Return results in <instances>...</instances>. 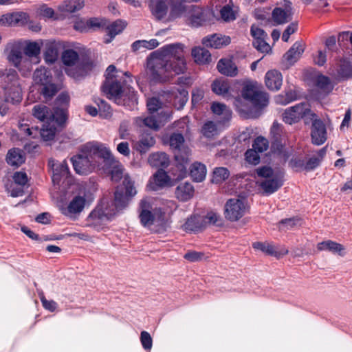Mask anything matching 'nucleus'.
<instances>
[{"instance_id":"nucleus-1","label":"nucleus","mask_w":352,"mask_h":352,"mask_svg":"<svg viewBox=\"0 0 352 352\" xmlns=\"http://www.w3.org/2000/svg\"><path fill=\"white\" fill-rule=\"evenodd\" d=\"M151 80L164 82L186 70L183 45L170 44L161 48L160 53L153 54L147 63Z\"/></svg>"},{"instance_id":"nucleus-2","label":"nucleus","mask_w":352,"mask_h":352,"mask_svg":"<svg viewBox=\"0 0 352 352\" xmlns=\"http://www.w3.org/2000/svg\"><path fill=\"white\" fill-rule=\"evenodd\" d=\"M133 82L131 76L122 80H105L102 89L111 100L120 105L133 108L138 101L137 94L130 86Z\"/></svg>"},{"instance_id":"nucleus-3","label":"nucleus","mask_w":352,"mask_h":352,"mask_svg":"<svg viewBox=\"0 0 352 352\" xmlns=\"http://www.w3.org/2000/svg\"><path fill=\"white\" fill-rule=\"evenodd\" d=\"M61 58L63 64L69 67L65 72L74 78L85 76L93 67L92 63L88 60L78 63V54L74 50H65Z\"/></svg>"},{"instance_id":"nucleus-4","label":"nucleus","mask_w":352,"mask_h":352,"mask_svg":"<svg viewBox=\"0 0 352 352\" xmlns=\"http://www.w3.org/2000/svg\"><path fill=\"white\" fill-rule=\"evenodd\" d=\"M7 58L23 76L32 70V62L23 56V41H18L8 44Z\"/></svg>"},{"instance_id":"nucleus-5","label":"nucleus","mask_w":352,"mask_h":352,"mask_svg":"<svg viewBox=\"0 0 352 352\" xmlns=\"http://www.w3.org/2000/svg\"><path fill=\"white\" fill-rule=\"evenodd\" d=\"M256 173L261 177L256 183L266 195H271L275 192L283 184L281 174L274 173L270 167L258 168L256 169Z\"/></svg>"},{"instance_id":"nucleus-6","label":"nucleus","mask_w":352,"mask_h":352,"mask_svg":"<svg viewBox=\"0 0 352 352\" xmlns=\"http://www.w3.org/2000/svg\"><path fill=\"white\" fill-rule=\"evenodd\" d=\"M314 116L315 113L311 110L310 105L307 102H301L289 107L282 115L283 120L289 124L298 122L302 118L305 120V123L308 124L309 119Z\"/></svg>"},{"instance_id":"nucleus-7","label":"nucleus","mask_w":352,"mask_h":352,"mask_svg":"<svg viewBox=\"0 0 352 352\" xmlns=\"http://www.w3.org/2000/svg\"><path fill=\"white\" fill-rule=\"evenodd\" d=\"M126 195L122 192L116 191L114 199V208L110 210L107 208H103L102 206H97L89 215V221H101L104 219H109L120 210L126 207L129 203V199Z\"/></svg>"},{"instance_id":"nucleus-8","label":"nucleus","mask_w":352,"mask_h":352,"mask_svg":"<svg viewBox=\"0 0 352 352\" xmlns=\"http://www.w3.org/2000/svg\"><path fill=\"white\" fill-rule=\"evenodd\" d=\"M241 95L257 109L266 107L269 102L268 94L262 91L256 82L246 83L243 87Z\"/></svg>"},{"instance_id":"nucleus-9","label":"nucleus","mask_w":352,"mask_h":352,"mask_svg":"<svg viewBox=\"0 0 352 352\" xmlns=\"http://www.w3.org/2000/svg\"><path fill=\"white\" fill-rule=\"evenodd\" d=\"M169 145L173 151L175 161L182 168L189 162L190 150L184 144V138L180 133H173L169 139Z\"/></svg>"},{"instance_id":"nucleus-10","label":"nucleus","mask_w":352,"mask_h":352,"mask_svg":"<svg viewBox=\"0 0 352 352\" xmlns=\"http://www.w3.org/2000/svg\"><path fill=\"white\" fill-rule=\"evenodd\" d=\"M34 79L36 83L42 86L41 91L45 99L52 98L60 89L56 84L52 82L51 74L45 68L36 69L34 73Z\"/></svg>"},{"instance_id":"nucleus-11","label":"nucleus","mask_w":352,"mask_h":352,"mask_svg":"<svg viewBox=\"0 0 352 352\" xmlns=\"http://www.w3.org/2000/svg\"><path fill=\"white\" fill-rule=\"evenodd\" d=\"M248 207L245 201L240 199H228L224 206V217L231 222L241 219L248 212Z\"/></svg>"},{"instance_id":"nucleus-12","label":"nucleus","mask_w":352,"mask_h":352,"mask_svg":"<svg viewBox=\"0 0 352 352\" xmlns=\"http://www.w3.org/2000/svg\"><path fill=\"white\" fill-rule=\"evenodd\" d=\"M151 210L152 203L149 198H144L140 201L138 208L139 219L141 224L144 227L150 228L155 223L160 226L157 217L155 214V212H152Z\"/></svg>"},{"instance_id":"nucleus-13","label":"nucleus","mask_w":352,"mask_h":352,"mask_svg":"<svg viewBox=\"0 0 352 352\" xmlns=\"http://www.w3.org/2000/svg\"><path fill=\"white\" fill-rule=\"evenodd\" d=\"M72 162L75 171L80 175L91 173L96 165V160L90 157L89 153L74 156Z\"/></svg>"},{"instance_id":"nucleus-14","label":"nucleus","mask_w":352,"mask_h":352,"mask_svg":"<svg viewBox=\"0 0 352 352\" xmlns=\"http://www.w3.org/2000/svg\"><path fill=\"white\" fill-rule=\"evenodd\" d=\"M309 122H312L311 129L312 143L318 146L323 144L327 139V131L324 123L320 119H318L316 113L314 118L309 119Z\"/></svg>"},{"instance_id":"nucleus-15","label":"nucleus","mask_w":352,"mask_h":352,"mask_svg":"<svg viewBox=\"0 0 352 352\" xmlns=\"http://www.w3.org/2000/svg\"><path fill=\"white\" fill-rule=\"evenodd\" d=\"M178 206L173 200H165L162 205L155 209V214L160 223V226L164 227L168 221L170 216L176 210Z\"/></svg>"},{"instance_id":"nucleus-16","label":"nucleus","mask_w":352,"mask_h":352,"mask_svg":"<svg viewBox=\"0 0 352 352\" xmlns=\"http://www.w3.org/2000/svg\"><path fill=\"white\" fill-rule=\"evenodd\" d=\"M292 3L289 1L275 8L272 13V20L275 25L285 24L292 19Z\"/></svg>"},{"instance_id":"nucleus-17","label":"nucleus","mask_w":352,"mask_h":352,"mask_svg":"<svg viewBox=\"0 0 352 352\" xmlns=\"http://www.w3.org/2000/svg\"><path fill=\"white\" fill-rule=\"evenodd\" d=\"M255 250H260L266 254L280 258L288 254V250L284 246L274 245L269 242H255L252 244Z\"/></svg>"},{"instance_id":"nucleus-18","label":"nucleus","mask_w":352,"mask_h":352,"mask_svg":"<svg viewBox=\"0 0 352 352\" xmlns=\"http://www.w3.org/2000/svg\"><path fill=\"white\" fill-rule=\"evenodd\" d=\"M42 44L41 41H26L23 42V53L25 58L31 60L32 65L33 64H38L41 60L40 54Z\"/></svg>"},{"instance_id":"nucleus-19","label":"nucleus","mask_w":352,"mask_h":352,"mask_svg":"<svg viewBox=\"0 0 352 352\" xmlns=\"http://www.w3.org/2000/svg\"><path fill=\"white\" fill-rule=\"evenodd\" d=\"M87 153H89L90 157L95 160V157H100L104 160L113 162L114 160L111 151L102 144L95 142L85 145Z\"/></svg>"},{"instance_id":"nucleus-20","label":"nucleus","mask_w":352,"mask_h":352,"mask_svg":"<svg viewBox=\"0 0 352 352\" xmlns=\"http://www.w3.org/2000/svg\"><path fill=\"white\" fill-rule=\"evenodd\" d=\"M265 84L267 88L273 91L280 89L283 85V75L276 69H271L265 75Z\"/></svg>"},{"instance_id":"nucleus-21","label":"nucleus","mask_w":352,"mask_h":352,"mask_svg":"<svg viewBox=\"0 0 352 352\" xmlns=\"http://www.w3.org/2000/svg\"><path fill=\"white\" fill-rule=\"evenodd\" d=\"M205 21L204 13L199 6H190L186 12V22L193 27H199L203 25Z\"/></svg>"},{"instance_id":"nucleus-22","label":"nucleus","mask_w":352,"mask_h":352,"mask_svg":"<svg viewBox=\"0 0 352 352\" xmlns=\"http://www.w3.org/2000/svg\"><path fill=\"white\" fill-rule=\"evenodd\" d=\"M230 43V38L221 34H214L204 37L202 39V44L207 47L215 49L221 48Z\"/></svg>"},{"instance_id":"nucleus-23","label":"nucleus","mask_w":352,"mask_h":352,"mask_svg":"<svg viewBox=\"0 0 352 352\" xmlns=\"http://www.w3.org/2000/svg\"><path fill=\"white\" fill-rule=\"evenodd\" d=\"M29 15L23 12H17L5 14L0 19L4 25L14 26L23 25L28 23Z\"/></svg>"},{"instance_id":"nucleus-24","label":"nucleus","mask_w":352,"mask_h":352,"mask_svg":"<svg viewBox=\"0 0 352 352\" xmlns=\"http://www.w3.org/2000/svg\"><path fill=\"white\" fill-rule=\"evenodd\" d=\"M217 69L219 73L227 76L234 77L238 74V68L231 58H221Z\"/></svg>"},{"instance_id":"nucleus-25","label":"nucleus","mask_w":352,"mask_h":352,"mask_svg":"<svg viewBox=\"0 0 352 352\" xmlns=\"http://www.w3.org/2000/svg\"><path fill=\"white\" fill-rule=\"evenodd\" d=\"M195 193L193 186L190 182L179 184L175 188V197L180 201L184 202L192 198Z\"/></svg>"},{"instance_id":"nucleus-26","label":"nucleus","mask_w":352,"mask_h":352,"mask_svg":"<svg viewBox=\"0 0 352 352\" xmlns=\"http://www.w3.org/2000/svg\"><path fill=\"white\" fill-rule=\"evenodd\" d=\"M86 199L82 196H76L69 202L67 208L62 209V212L65 215L72 216L79 214L85 208Z\"/></svg>"},{"instance_id":"nucleus-27","label":"nucleus","mask_w":352,"mask_h":352,"mask_svg":"<svg viewBox=\"0 0 352 352\" xmlns=\"http://www.w3.org/2000/svg\"><path fill=\"white\" fill-rule=\"evenodd\" d=\"M5 99L13 104L22 100V91L19 83H14L5 87Z\"/></svg>"},{"instance_id":"nucleus-28","label":"nucleus","mask_w":352,"mask_h":352,"mask_svg":"<svg viewBox=\"0 0 352 352\" xmlns=\"http://www.w3.org/2000/svg\"><path fill=\"white\" fill-rule=\"evenodd\" d=\"M155 144V140L153 135L147 133H143L140 136L139 140L133 144V148L140 153H146Z\"/></svg>"},{"instance_id":"nucleus-29","label":"nucleus","mask_w":352,"mask_h":352,"mask_svg":"<svg viewBox=\"0 0 352 352\" xmlns=\"http://www.w3.org/2000/svg\"><path fill=\"white\" fill-rule=\"evenodd\" d=\"M50 164H52L53 170L52 180L54 182H58L62 177H67L69 174V168L65 160L61 162H54V160H50Z\"/></svg>"},{"instance_id":"nucleus-30","label":"nucleus","mask_w":352,"mask_h":352,"mask_svg":"<svg viewBox=\"0 0 352 352\" xmlns=\"http://www.w3.org/2000/svg\"><path fill=\"white\" fill-rule=\"evenodd\" d=\"M186 232H197L204 228V217L201 215L194 214L187 219L182 226Z\"/></svg>"},{"instance_id":"nucleus-31","label":"nucleus","mask_w":352,"mask_h":352,"mask_svg":"<svg viewBox=\"0 0 352 352\" xmlns=\"http://www.w3.org/2000/svg\"><path fill=\"white\" fill-rule=\"evenodd\" d=\"M304 50V45L301 43L296 42L285 53L284 58L287 61L289 65H292L300 58Z\"/></svg>"},{"instance_id":"nucleus-32","label":"nucleus","mask_w":352,"mask_h":352,"mask_svg":"<svg viewBox=\"0 0 352 352\" xmlns=\"http://www.w3.org/2000/svg\"><path fill=\"white\" fill-rule=\"evenodd\" d=\"M317 249L319 251H329L333 254H338L340 256H344L345 250L344 245L331 240H327L318 243Z\"/></svg>"},{"instance_id":"nucleus-33","label":"nucleus","mask_w":352,"mask_h":352,"mask_svg":"<svg viewBox=\"0 0 352 352\" xmlns=\"http://www.w3.org/2000/svg\"><path fill=\"white\" fill-rule=\"evenodd\" d=\"M148 162L151 166L165 168L170 164L168 156L164 152H156L151 154Z\"/></svg>"},{"instance_id":"nucleus-34","label":"nucleus","mask_w":352,"mask_h":352,"mask_svg":"<svg viewBox=\"0 0 352 352\" xmlns=\"http://www.w3.org/2000/svg\"><path fill=\"white\" fill-rule=\"evenodd\" d=\"M25 155L23 152L17 148L10 149L6 156L7 163L14 167H19L25 162Z\"/></svg>"},{"instance_id":"nucleus-35","label":"nucleus","mask_w":352,"mask_h":352,"mask_svg":"<svg viewBox=\"0 0 352 352\" xmlns=\"http://www.w3.org/2000/svg\"><path fill=\"white\" fill-rule=\"evenodd\" d=\"M150 7L153 14L159 20L167 14L168 5L164 0H151Z\"/></svg>"},{"instance_id":"nucleus-36","label":"nucleus","mask_w":352,"mask_h":352,"mask_svg":"<svg viewBox=\"0 0 352 352\" xmlns=\"http://www.w3.org/2000/svg\"><path fill=\"white\" fill-rule=\"evenodd\" d=\"M84 6V0H69L58 6V10L63 13H74L81 10Z\"/></svg>"},{"instance_id":"nucleus-37","label":"nucleus","mask_w":352,"mask_h":352,"mask_svg":"<svg viewBox=\"0 0 352 352\" xmlns=\"http://www.w3.org/2000/svg\"><path fill=\"white\" fill-rule=\"evenodd\" d=\"M190 175L193 181L197 182H202L206 175V166L199 162H195L192 164Z\"/></svg>"},{"instance_id":"nucleus-38","label":"nucleus","mask_w":352,"mask_h":352,"mask_svg":"<svg viewBox=\"0 0 352 352\" xmlns=\"http://www.w3.org/2000/svg\"><path fill=\"white\" fill-rule=\"evenodd\" d=\"M33 116L41 121L48 122L51 120L52 112L44 104H36L32 109Z\"/></svg>"},{"instance_id":"nucleus-39","label":"nucleus","mask_w":352,"mask_h":352,"mask_svg":"<svg viewBox=\"0 0 352 352\" xmlns=\"http://www.w3.org/2000/svg\"><path fill=\"white\" fill-rule=\"evenodd\" d=\"M192 56L195 61L198 64H206L211 60V55L209 51L200 47L192 49Z\"/></svg>"},{"instance_id":"nucleus-40","label":"nucleus","mask_w":352,"mask_h":352,"mask_svg":"<svg viewBox=\"0 0 352 352\" xmlns=\"http://www.w3.org/2000/svg\"><path fill=\"white\" fill-rule=\"evenodd\" d=\"M210 109L214 114L221 116L224 120H229L231 118L230 109L223 103L214 102L212 103Z\"/></svg>"},{"instance_id":"nucleus-41","label":"nucleus","mask_w":352,"mask_h":352,"mask_svg":"<svg viewBox=\"0 0 352 352\" xmlns=\"http://www.w3.org/2000/svg\"><path fill=\"white\" fill-rule=\"evenodd\" d=\"M173 105L177 109H180L183 108V107L186 104L188 98V91L184 89H179L177 91H174L173 93Z\"/></svg>"},{"instance_id":"nucleus-42","label":"nucleus","mask_w":352,"mask_h":352,"mask_svg":"<svg viewBox=\"0 0 352 352\" xmlns=\"http://www.w3.org/2000/svg\"><path fill=\"white\" fill-rule=\"evenodd\" d=\"M154 181L155 184L160 188L173 186L174 185V182L170 176L162 169L159 170L155 174Z\"/></svg>"},{"instance_id":"nucleus-43","label":"nucleus","mask_w":352,"mask_h":352,"mask_svg":"<svg viewBox=\"0 0 352 352\" xmlns=\"http://www.w3.org/2000/svg\"><path fill=\"white\" fill-rule=\"evenodd\" d=\"M126 24L121 20H117L107 27V34L110 38L104 41L105 43H109L118 34H120L125 28Z\"/></svg>"},{"instance_id":"nucleus-44","label":"nucleus","mask_w":352,"mask_h":352,"mask_svg":"<svg viewBox=\"0 0 352 352\" xmlns=\"http://www.w3.org/2000/svg\"><path fill=\"white\" fill-rule=\"evenodd\" d=\"M46 50L44 54V58L47 63H54L58 57V48L53 42L46 43Z\"/></svg>"},{"instance_id":"nucleus-45","label":"nucleus","mask_w":352,"mask_h":352,"mask_svg":"<svg viewBox=\"0 0 352 352\" xmlns=\"http://www.w3.org/2000/svg\"><path fill=\"white\" fill-rule=\"evenodd\" d=\"M128 76H131V74L118 70L113 65H109L106 69V80H122L128 78Z\"/></svg>"},{"instance_id":"nucleus-46","label":"nucleus","mask_w":352,"mask_h":352,"mask_svg":"<svg viewBox=\"0 0 352 352\" xmlns=\"http://www.w3.org/2000/svg\"><path fill=\"white\" fill-rule=\"evenodd\" d=\"M314 84L318 89L327 94L333 89L330 79L323 75L317 76L314 80Z\"/></svg>"},{"instance_id":"nucleus-47","label":"nucleus","mask_w":352,"mask_h":352,"mask_svg":"<svg viewBox=\"0 0 352 352\" xmlns=\"http://www.w3.org/2000/svg\"><path fill=\"white\" fill-rule=\"evenodd\" d=\"M212 89L216 94L226 96L229 92L230 85L226 80L218 79L213 82Z\"/></svg>"},{"instance_id":"nucleus-48","label":"nucleus","mask_w":352,"mask_h":352,"mask_svg":"<svg viewBox=\"0 0 352 352\" xmlns=\"http://www.w3.org/2000/svg\"><path fill=\"white\" fill-rule=\"evenodd\" d=\"M221 131V129L212 121L206 122L201 129L202 134L208 138L217 135Z\"/></svg>"},{"instance_id":"nucleus-49","label":"nucleus","mask_w":352,"mask_h":352,"mask_svg":"<svg viewBox=\"0 0 352 352\" xmlns=\"http://www.w3.org/2000/svg\"><path fill=\"white\" fill-rule=\"evenodd\" d=\"M339 76L349 78L352 76V65L346 58L341 59L337 69Z\"/></svg>"},{"instance_id":"nucleus-50","label":"nucleus","mask_w":352,"mask_h":352,"mask_svg":"<svg viewBox=\"0 0 352 352\" xmlns=\"http://www.w3.org/2000/svg\"><path fill=\"white\" fill-rule=\"evenodd\" d=\"M187 11H188V6H185L181 3H175L171 7L169 17L170 19L184 17L186 20Z\"/></svg>"},{"instance_id":"nucleus-51","label":"nucleus","mask_w":352,"mask_h":352,"mask_svg":"<svg viewBox=\"0 0 352 352\" xmlns=\"http://www.w3.org/2000/svg\"><path fill=\"white\" fill-rule=\"evenodd\" d=\"M159 45V43L156 39H151L150 41L139 40L135 41L132 45V50L135 52L142 48L147 50H153Z\"/></svg>"},{"instance_id":"nucleus-52","label":"nucleus","mask_w":352,"mask_h":352,"mask_svg":"<svg viewBox=\"0 0 352 352\" xmlns=\"http://www.w3.org/2000/svg\"><path fill=\"white\" fill-rule=\"evenodd\" d=\"M326 153L325 148H322L318 151V156H314L309 159V160L306 162L305 165V169L307 170H311L316 168L319 166L320 163L322 160L324 155Z\"/></svg>"},{"instance_id":"nucleus-53","label":"nucleus","mask_w":352,"mask_h":352,"mask_svg":"<svg viewBox=\"0 0 352 352\" xmlns=\"http://www.w3.org/2000/svg\"><path fill=\"white\" fill-rule=\"evenodd\" d=\"M136 122L140 126L144 125L152 129L157 130L160 126L161 122L156 120L153 116H151L146 118H138Z\"/></svg>"},{"instance_id":"nucleus-54","label":"nucleus","mask_w":352,"mask_h":352,"mask_svg":"<svg viewBox=\"0 0 352 352\" xmlns=\"http://www.w3.org/2000/svg\"><path fill=\"white\" fill-rule=\"evenodd\" d=\"M230 176V171L224 167L216 168L213 171L212 182L214 184H221Z\"/></svg>"},{"instance_id":"nucleus-55","label":"nucleus","mask_w":352,"mask_h":352,"mask_svg":"<svg viewBox=\"0 0 352 352\" xmlns=\"http://www.w3.org/2000/svg\"><path fill=\"white\" fill-rule=\"evenodd\" d=\"M67 113L65 109H57L54 113H52V116L51 117L50 121L51 122H56L57 125L62 126L67 121Z\"/></svg>"},{"instance_id":"nucleus-56","label":"nucleus","mask_w":352,"mask_h":352,"mask_svg":"<svg viewBox=\"0 0 352 352\" xmlns=\"http://www.w3.org/2000/svg\"><path fill=\"white\" fill-rule=\"evenodd\" d=\"M113 167L110 171L111 179L114 182L120 181L124 175V168L122 165L117 161H113Z\"/></svg>"},{"instance_id":"nucleus-57","label":"nucleus","mask_w":352,"mask_h":352,"mask_svg":"<svg viewBox=\"0 0 352 352\" xmlns=\"http://www.w3.org/2000/svg\"><path fill=\"white\" fill-rule=\"evenodd\" d=\"M0 76H4L5 82L11 83V85L19 83L18 74L14 69H6L4 71H0Z\"/></svg>"},{"instance_id":"nucleus-58","label":"nucleus","mask_w":352,"mask_h":352,"mask_svg":"<svg viewBox=\"0 0 352 352\" xmlns=\"http://www.w3.org/2000/svg\"><path fill=\"white\" fill-rule=\"evenodd\" d=\"M56 132V129L54 124L52 126H50L49 124L47 126H44L41 129L40 134L44 141H50L54 138Z\"/></svg>"},{"instance_id":"nucleus-59","label":"nucleus","mask_w":352,"mask_h":352,"mask_svg":"<svg viewBox=\"0 0 352 352\" xmlns=\"http://www.w3.org/2000/svg\"><path fill=\"white\" fill-rule=\"evenodd\" d=\"M123 185L126 190V196L133 197L137 194V190L134 186V182L131 179L128 175H125L123 180Z\"/></svg>"},{"instance_id":"nucleus-60","label":"nucleus","mask_w":352,"mask_h":352,"mask_svg":"<svg viewBox=\"0 0 352 352\" xmlns=\"http://www.w3.org/2000/svg\"><path fill=\"white\" fill-rule=\"evenodd\" d=\"M221 18L225 21H233L236 19V11L228 4L223 6L220 10Z\"/></svg>"},{"instance_id":"nucleus-61","label":"nucleus","mask_w":352,"mask_h":352,"mask_svg":"<svg viewBox=\"0 0 352 352\" xmlns=\"http://www.w3.org/2000/svg\"><path fill=\"white\" fill-rule=\"evenodd\" d=\"M37 293L43 307L48 311H54L56 308V303L54 300H47L42 289H37Z\"/></svg>"},{"instance_id":"nucleus-62","label":"nucleus","mask_w":352,"mask_h":352,"mask_svg":"<svg viewBox=\"0 0 352 352\" xmlns=\"http://www.w3.org/2000/svg\"><path fill=\"white\" fill-rule=\"evenodd\" d=\"M283 135V126L277 122H274L271 129L270 135L273 140L276 142H281V137Z\"/></svg>"},{"instance_id":"nucleus-63","label":"nucleus","mask_w":352,"mask_h":352,"mask_svg":"<svg viewBox=\"0 0 352 352\" xmlns=\"http://www.w3.org/2000/svg\"><path fill=\"white\" fill-rule=\"evenodd\" d=\"M297 98L296 93L294 91H289L286 92L285 96L278 95L276 98V101L277 103L280 104H287L294 100H296Z\"/></svg>"},{"instance_id":"nucleus-64","label":"nucleus","mask_w":352,"mask_h":352,"mask_svg":"<svg viewBox=\"0 0 352 352\" xmlns=\"http://www.w3.org/2000/svg\"><path fill=\"white\" fill-rule=\"evenodd\" d=\"M253 148L257 150L259 153L265 151L269 146V142L267 139L263 137H258L254 140L252 145Z\"/></svg>"}]
</instances>
